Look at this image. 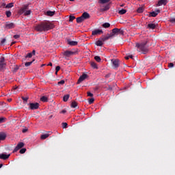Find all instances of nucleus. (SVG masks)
<instances>
[{
	"label": "nucleus",
	"instance_id": "52",
	"mask_svg": "<svg viewBox=\"0 0 175 175\" xmlns=\"http://www.w3.org/2000/svg\"><path fill=\"white\" fill-rule=\"evenodd\" d=\"M168 66H169V68H173V66H174V64H173V63H170V64H168Z\"/></svg>",
	"mask_w": 175,
	"mask_h": 175
},
{
	"label": "nucleus",
	"instance_id": "59",
	"mask_svg": "<svg viewBox=\"0 0 175 175\" xmlns=\"http://www.w3.org/2000/svg\"><path fill=\"white\" fill-rule=\"evenodd\" d=\"M61 113H62V114H65V113H66V110L63 109V110L61 111Z\"/></svg>",
	"mask_w": 175,
	"mask_h": 175
},
{
	"label": "nucleus",
	"instance_id": "24",
	"mask_svg": "<svg viewBox=\"0 0 175 175\" xmlns=\"http://www.w3.org/2000/svg\"><path fill=\"white\" fill-rule=\"evenodd\" d=\"M49 136H50V134H49V133L43 134L40 136V139L42 140H44V139H47V137H49Z\"/></svg>",
	"mask_w": 175,
	"mask_h": 175
},
{
	"label": "nucleus",
	"instance_id": "60",
	"mask_svg": "<svg viewBox=\"0 0 175 175\" xmlns=\"http://www.w3.org/2000/svg\"><path fill=\"white\" fill-rule=\"evenodd\" d=\"M36 53V51L33 50L31 53L32 55H35Z\"/></svg>",
	"mask_w": 175,
	"mask_h": 175
},
{
	"label": "nucleus",
	"instance_id": "53",
	"mask_svg": "<svg viewBox=\"0 0 175 175\" xmlns=\"http://www.w3.org/2000/svg\"><path fill=\"white\" fill-rule=\"evenodd\" d=\"M22 132H23V133H25L28 132V129H23L22 130Z\"/></svg>",
	"mask_w": 175,
	"mask_h": 175
},
{
	"label": "nucleus",
	"instance_id": "62",
	"mask_svg": "<svg viewBox=\"0 0 175 175\" xmlns=\"http://www.w3.org/2000/svg\"><path fill=\"white\" fill-rule=\"evenodd\" d=\"M48 66H53V63L50 62V63L48 64Z\"/></svg>",
	"mask_w": 175,
	"mask_h": 175
},
{
	"label": "nucleus",
	"instance_id": "7",
	"mask_svg": "<svg viewBox=\"0 0 175 175\" xmlns=\"http://www.w3.org/2000/svg\"><path fill=\"white\" fill-rule=\"evenodd\" d=\"M111 62H112V66H113L114 69H117V68H118L120 66V60H118V59H112Z\"/></svg>",
	"mask_w": 175,
	"mask_h": 175
},
{
	"label": "nucleus",
	"instance_id": "42",
	"mask_svg": "<svg viewBox=\"0 0 175 175\" xmlns=\"http://www.w3.org/2000/svg\"><path fill=\"white\" fill-rule=\"evenodd\" d=\"M95 99L94 98H90L89 99V105H92L94 103Z\"/></svg>",
	"mask_w": 175,
	"mask_h": 175
},
{
	"label": "nucleus",
	"instance_id": "50",
	"mask_svg": "<svg viewBox=\"0 0 175 175\" xmlns=\"http://www.w3.org/2000/svg\"><path fill=\"white\" fill-rule=\"evenodd\" d=\"M124 58H125V59H129V58H133V56L132 55H131L129 56H126Z\"/></svg>",
	"mask_w": 175,
	"mask_h": 175
},
{
	"label": "nucleus",
	"instance_id": "4",
	"mask_svg": "<svg viewBox=\"0 0 175 175\" xmlns=\"http://www.w3.org/2000/svg\"><path fill=\"white\" fill-rule=\"evenodd\" d=\"M137 51H142V54H147L148 53V48L147 46H137Z\"/></svg>",
	"mask_w": 175,
	"mask_h": 175
},
{
	"label": "nucleus",
	"instance_id": "31",
	"mask_svg": "<svg viewBox=\"0 0 175 175\" xmlns=\"http://www.w3.org/2000/svg\"><path fill=\"white\" fill-rule=\"evenodd\" d=\"M103 28H110V23H105L102 25Z\"/></svg>",
	"mask_w": 175,
	"mask_h": 175
},
{
	"label": "nucleus",
	"instance_id": "26",
	"mask_svg": "<svg viewBox=\"0 0 175 175\" xmlns=\"http://www.w3.org/2000/svg\"><path fill=\"white\" fill-rule=\"evenodd\" d=\"M83 21H84V19L83 18V16H79L78 18H77V23L78 24H80V23H83Z\"/></svg>",
	"mask_w": 175,
	"mask_h": 175
},
{
	"label": "nucleus",
	"instance_id": "17",
	"mask_svg": "<svg viewBox=\"0 0 175 175\" xmlns=\"http://www.w3.org/2000/svg\"><path fill=\"white\" fill-rule=\"evenodd\" d=\"M167 0H159L157 5L158 6H162V5H167Z\"/></svg>",
	"mask_w": 175,
	"mask_h": 175
},
{
	"label": "nucleus",
	"instance_id": "64",
	"mask_svg": "<svg viewBox=\"0 0 175 175\" xmlns=\"http://www.w3.org/2000/svg\"><path fill=\"white\" fill-rule=\"evenodd\" d=\"M121 8H124V6H125V4H122L120 5Z\"/></svg>",
	"mask_w": 175,
	"mask_h": 175
},
{
	"label": "nucleus",
	"instance_id": "21",
	"mask_svg": "<svg viewBox=\"0 0 175 175\" xmlns=\"http://www.w3.org/2000/svg\"><path fill=\"white\" fill-rule=\"evenodd\" d=\"M54 14H55V11L49 10L46 12V15L49 16V17H53V16H54Z\"/></svg>",
	"mask_w": 175,
	"mask_h": 175
},
{
	"label": "nucleus",
	"instance_id": "5",
	"mask_svg": "<svg viewBox=\"0 0 175 175\" xmlns=\"http://www.w3.org/2000/svg\"><path fill=\"white\" fill-rule=\"evenodd\" d=\"M29 108L31 110H38L39 109V103H31L29 104Z\"/></svg>",
	"mask_w": 175,
	"mask_h": 175
},
{
	"label": "nucleus",
	"instance_id": "9",
	"mask_svg": "<svg viewBox=\"0 0 175 175\" xmlns=\"http://www.w3.org/2000/svg\"><path fill=\"white\" fill-rule=\"evenodd\" d=\"M25 144L24 142H20L17 144V146H16V148L14 149L13 152H17V151H18V150H20L21 148H23V147H24Z\"/></svg>",
	"mask_w": 175,
	"mask_h": 175
},
{
	"label": "nucleus",
	"instance_id": "28",
	"mask_svg": "<svg viewBox=\"0 0 175 175\" xmlns=\"http://www.w3.org/2000/svg\"><path fill=\"white\" fill-rule=\"evenodd\" d=\"M34 61L35 59H33V61L31 62H27L26 63H25V66H26V68H28V66H31Z\"/></svg>",
	"mask_w": 175,
	"mask_h": 175
},
{
	"label": "nucleus",
	"instance_id": "43",
	"mask_svg": "<svg viewBox=\"0 0 175 175\" xmlns=\"http://www.w3.org/2000/svg\"><path fill=\"white\" fill-rule=\"evenodd\" d=\"M5 14H6L7 17H10V16H12V12H10V11H7V12H5Z\"/></svg>",
	"mask_w": 175,
	"mask_h": 175
},
{
	"label": "nucleus",
	"instance_id": "15",
	"mask_svg": "<svg viewBox=\"0 0 175 175\" xmlns=\"http://www.w3.org/2000/svg\"><path fill=\"white\" fill-rule=\"evenodd\" d=\"M147 28L148 29H155L157 28V25H155V23H149L147 25Z\"/></svg>",
	"mask_w": 175,
	"mask_h": 175
},
{
	"label": "nucleus",
	"instance_id": "54",
	"mask_svg": "<svg viewBox=\"0 0 175 175\" xmlns=\"http://www.w3.org/2000/svg\"><path fill=\"white\" fill-rule=\"evenodd\" d=\"M5 42H6V39H5V38H3V39L1 40V43L2 44H3L5 43Z\"/></svg>",
	"mask_w": 175,
	"mask_h": 175
},
{
	"label": "nucleus",
	"instance_id": "20",
	"mask_svg": "<svg viewBox=\"0 0 175 175\" xmlns=\"http://www.w3.org/2000/svg\"><path fill=\"white\" fill-rule=\"evenodd\" d=\"M27 10H28V5H25L20 10V13H25Z\"/></svg>",
	"mask_w": 175,
	"mask_h": 175
},
{
	"label": "nucleus",
	"instance_id": "11",
	"mask_svg": "<svg viewBox=\"0 0 175 175\" xmlns=\"http://www.w3.org/2000/svg\"><path fill=\"white\" fill-rule=\"evenodd\" d=\"M159 13H161V10H156L155 12H150L149 17H157Z\"/></svg>",
	"mask_w": 175,
	"mask_h": 175
},
{
	"label": "nucleus",
	"instance_id": "58",
	"mask_svg": "<svg viewBox=\"0 0 175 175\" xmlns=\"http://www.w3.org/2000/svg\"><path fill=\"white\" fill-rule=\"evenodd\" d=\"M5 6L6 7V3H3L1 5V8H5Z\"/></svg>",
	"mask_w": 175,
	"mask_h": 175
},
{
	"label": "nucleus",
	"instance_id": "6",
	"mask_svg": "<svg viewBox=\"0 0 175 175\" xmlns=\"http://www.w3.org/2000/svg\"><path fill=\"white\" fill-rule=\"evenodd\" d=\"M87 77H88V75L83 73V75L79 78L77 81V84H80V83L84 81V80H85Z\"/></svg>",
	"mask_w": 175,
	"mask_h": 175
},
{
	"label": "nucleus",
	"instance_id": "14",
	"mask_svg": "<svg viewBox=\"0 0 175 175\" xmlns=\"http://www.w3.org/2000/svg\"><path fill=\"white\" fill-rule=\"evenodd\" d=\"M5 28L6 29H13V28H14V23H7L5 24Z\"/></svg>",
	"mask_w": 175,
	"mask_h": 175
},
{
	"label": "nucleus",
	"instance_id": "34",
	"mask_svg": "<svg viewBox=\"0 0 175 175\" xmlns=\"http://www.w3.org/2000/svg\"><path fill=\"white\" fill-rule=\"evenodd\" d=\"M126 13V10H120L118 11V14H125Z\"/></svg>",
	"mask_w": 175,
	"mask_h": 175
},
{
	"label": "nucleus",
	"instance_id": "44",
	"mask_svg": "<svg viewBox=\"0 0 175 175\" xmlns=\"http://www.w3.org/2000/svg\"><path fill=\"white\" fill-rule=\"evenodd\" d=\"M58 85H63V84H65V81L64 80H61L57 83Z\"/></svg>",
	"mask_w": 175,
	"mask_h": 175
},
{
	"label": "nucleus",
	"instance_id": "19",
	"mask_svg": "<svg viewBox=\"0 0 175 175\" xmlns=\"http://www.w3.org/2000/svg\"><path fill=\"white\" fill-rule=\"evenodd\" d=\"M18 69H20V66H18V65H14L12 68V73H17Z\"/></svg>",
	"mask_w": 175,
	"mask_h": 175
},
{
	"label": "nucleus",
	"instance_id": "35",
	"mask_svg": "<svg viewBox=\"0 0 175 175\" xmlns=\"http://www.w3.org/2000/svg\"><path fill=\"white\" fill-rule=\"evenodd\" d=\"M91 66H92V68H94V69H98V66L96 65V63H95V62H92Z\"/></svg>",
	"mask_w": 175,
	"mask_h": 175
},
{
	"label": "nucleus",
	"instance_id": "30",
	"mask_svg": "<svg viewBox=\"0 0 175 175\" xmlns=\"http://www.w3.org/2000/svg\"><path fill=\"white\" fill-rule=\"evenodd\" d=\"M40 100L41 102H48L49 98L46 96H43L40 98Z\"/></svg>",
	"mask_w": 175,
	"mask_h": 175
},
{
	"label": "nucleus",
	"instance_id": "45",
	"mask_svg": "<svg viewBox=\"0 0 175 175\" xmlns=\"http://www.w3.org/2000/svg\"><path fill=\"white\" fill-rule=\"evenodd\" d=\"M62 128H63V129L68 128V123H66V122H63V123H62Z\"/></svg>",
	"mask_w": 175,
	"mask_h": 175
},
{
	"label": "nucleus",
	"instance_id": "61",
	"mask_svg": "<svg viewBox=\"0 0 175 175\" xmlns=\"http://www.w3.org/2000/svg\"><path fill=\"white\" fill-rule=\"evenodd\" d=\"M109 77H110L109 74H108V75H105V78H106V79H109Z\"/></svg>",
	"mask_w": 175,
	"mask_h": 175
},
{
	"label": "nucleus",
	"instance_id": "37",
	"mask_svg": "<svg viewBox=\"0 0 175 175\" xmlns=\"http://www.w3.org/2000/svg\"><path fill=\"white\" fill-rule=\"evenodd\" d=\"M23 13H25L24 14V15L25 16H29V14H31V10H27L25 12H23Z\"/></svg>",
	"mask_w": 175,
	"mask_h": 175
},
{
	"label": "nucleus",
	"instance_id": "32",
	"mask_svg": "<svg viewBox=\"0 0 175 175\" xmlns=\"http://www.w3.org/2000/svg\"><path fill=\"white\" fill-rule=\"evenodd\" d=\"M137 12L138 13H143V12H144V8H143V7L138 8L137 10Z\"/></svg>",
	"mask_w": 175,
	"mask_h": 175
},
{
	"label": "nucleus",
	"instance_id": "33",
	"mask_svg": "<svg viewBox=\"0 0 175 175\" xmlns=\"http://www.w3.org/2000/svg\"><path fill=\"white\" fill-rule=\"evenodd\" d=\"M77 106V103L76 101H72L71 103V107L73 109H76V107Z\"/></svg>",
	"mask_w": 175,
	"mask_h": 175
},
{
	"label": "nucleus",
	"instance_id": "8",
	"mask_svg": "<svg viewBox=\"0 0 175 175\" xmlns=\"http://www.w3.org/2000/svg\"><path fill=\"white\" fill-rule=\"evenodd\" d=\"M76 53H77V51H66L64 53V55H65V57H70V55H75V54H76Z\"/></svg>",
	"mask_w": 175,
	"mask_h": 175
},
{
	"label": "nucleus",
	"instance_id": "49",
	"mask_svg": "<svg viewBox=\"0 0 175 175\" xmlns=\"http://www.w3.org/2000/svg\"><path fill=\"white\" fill-rule=\"evenodd\" d=\"M21 99L24 100V102H27L28 101V97H21Z\"/></svg>",
	"mask_w": 175,
	"mask_h": 175
},
{
	"label": "nucleus",
	"instance_id": "56",
	"mask_svg": "<svg viewBox=\"0 0 175 175\" xmlns=\"http://www.w3.org/2000/svg\"><path fill=\"white\" fill-rule=\"evenodd\" d=\"M107 90H109V91H111V90H113V87H111V85H109L107 88Z\"/></svg>",
	"mask_w": 175,
	"mask_h": 175
},
{
	"label": "nucleus",
	"instance_id": "39",
	"mask_svg": "<svg viewBox=\"0 0 175 175\" xmlns=\"http://www.w3.org/2000/svg\"><path fill=\"white\" fill-rule=\"evenodd\" d=\"M75 18L76 17L75 16L70 15L69 17V21L72 23V21H73V20H75Z\"/></svg>",
	"mask_w": 175,
	"mask_h": 175
},
{
	"label": "nucleus",
	"instance_id": "41",
	"mask_svg": "<svg viewBox=\"0 0 175 175\" xmlns=\"http://www.w3.org/2000/svg\"><path fill=\"white\" fill-rule=\"evenodd\" d=\"M5 65H6V64H5V63L0 64V70H2L3 69H4Z\"/></svg>",
	"mask_w": 175,
	"mask_h": 175
},
{
	"label": "nucleus",
	"instance_id": "46",
	"mask_svg": "<svg viewBox=\"0 0 175 175\" xmlns=\"http://www.w3.org/2000/svg\"><path fill=\"white\" fill-rule=\"evenodd\" d=\"M25 58H32V53H27V55L25 56Z\"/></svg>",
	"mask_w": 175,
	"mask_h": 175
},
{
	"label": "nucleus",
	"instance_id": "16",
	"mask_svg": "<svg viewBox=\"0 0 175 175\" xmlns=\"http://www.w3.org/2000/svg\"><path fill=\"white\" fill-rule=\"evenodd\" d=\"M81 16H82V18H83V21L88 20V18H90V14H88V12H83Z\"/></svg>",
	"mask_w": 175,
	"mask_h": 175
},
{
	"label": "nucleus",
	"instance_id": "1",
	"mask_svg": "<svg viewBox=\"0 0 175 175\" xmlns=\"http://www.w3.org/2000/svg\"><path fill=\"white\" fill-rule=\"evenodd\" d=\"M54 28V25L50 22H44L38 25H37L35 28L36 31L38 32H43L46 31H50V29H53Z\"/></svg>",
	"mask_w": 175,
	"mask_h": 175
},
{
	"label": "nucleus",
	"instance_id": "27",
	"mask_svg": "<svg viewBox=\"0 0 175 175\" xmlns=\"http://www.w3.org/2000/svg\"><path fill=\"white\" fill-rule=\"evenodd\" d=\"M13 6H14V3H10L7 4L5 8V9H10V8H13Z\"/></svg>",
	"mask_w": 175,
	"mask_h": 175
},
{
	"label": "nucleus",
	"instance_id": "18",
	"mask_svg": "<svg viewBox=\"0 0 175 175\" xmlns=\"http://www.w3.org/2000/svg\"><path fill=\"white\" fill-rule=\"evenodd\" d=\"M111 38H112L111 34H107V36L103 37L100 39L102 40V42H107V40H109Z\"/></svg>",
	"mask_w": 175,
	"mask_h": 175
},
{
	"label": "nucleus",
	"instance_id": "57",
	"mask_svg": "<svg viewBox=\"0 0 175 175\" xmlns=\"http://www.w3.org/2000/svg\"><path fill=\"white\" fill-rule=\"evenodd\" d=\"M5 62V57H2L1 60V64H3Z\"/></svg>",
	"mask_w": 175,
	"mask_h": 175
},
{
	"label": "nucleus",
	"instance_id": "51",
	"mask_svg": "<svg viewBox=\"0 0 175 175\" xmlns=\"http://www.w3.org/2000/svg\"><path fill=\"white\" fill-rule=\"evenodd\" d=\"M61 69V67L59 66H56V68H55V70L57 71V72H59V70Z\"/></svg>",
	"mask_w": 175,
	"mask_h": 175
},
{
	"label": "nucleus",
	"instance_id": "23",
	"mask_svg": "<svg viewBox=\"0 0 175 175\" xmlns=\"http://www.w3.org/2000/svg\"><path fill=\"white\" fill-rule=\"evenodd\" d=\"M6 139V133H0V141L5 140Z\"/></svg>",
	"mask_w": 175,
	"mask_h": 175
},
{
	"label": "nucleus",
	"instance_id": "10",
	"mask_svg": "<svg viewBox=\"0 0 175 175\" xmlns=\"http://www.w3.org/2000/svg\"><path fill=\"white\" fill-rule=\"evenodd\" d=\"M10 157V154H6L5 153L0 154V159H3V161H6V159H9Z\"/></svg>",
	"mask_w": 175,
	"mask_h": 175
},
{
	"label": "nucleus",
	"instance_id": "40",
	"mask_svg": "<svg viewBox=\"0 0 175 175\" xmlns=\"http://www.w3.org/2000/svg\"><path fill=\"white\" fill-rule=\"evenodd\" d=\"M27 151L26 148H22L20 150V154H25V152Z\"/></svg>",
	"mask_w": 175,
	"mask_h": 175
},
{
	"label": "nucleus",
	"instance_id": "29",
	"mask_svg": "<svg viewBox=\"0 0 175 175\" xmlns=\"http://www.w3.org/2000/svg\"><path fill=\"white\" fill-rule=\"evenodd\" d=\"M70 96V95L69 94L64 95L63 97L64 102H68V100L69 99Z\"/></svg>",
	"mask_w": 175,
	"mask_h": 175
},
{
	"label": "nucleus",
	"instance_id": "63",
	"mask_svg": "<svg viewBox=\"0 0 175 175\" xmlns=\"http://www.w3.org/2000/svg\"><path fill=\"white\" fill-rule=\"evenodd\" d=\"M8 102H12V98H8Z\"/></svg>",
	"mask_w": 175,
	"mask_h": 175
},
{
	"label": "nucleus",
	"instance_id": "3",
	"mask_svg": "<svg viewBox=\"0 0 175 175\" xmlns=\"http://www.w3.org/2000/svg\"><path fill=\"white\" fill-rule=\"evenodd\" d=\"M110 34L112 38L116 36V35H124V30L118 28H114L112 29V32Z\"/></svg>",
	"mask_w": 175,
	"mask_h": 175
},
{
	"label": "nucleus",
	"instance_id": "22",
	"mask_svg": "<svg viewBox=\"0 0 175 175\" xmlns=\"http://www.w3.org/2000/svg\"><path fill=\"white\" fill-rule=\"evenodd\" d=\"M96 46H103V41L100 38V40H97L95 42Z\"/></svg>",
	"mask_w": 175,
	"mask_h": 175
},
{
	"label": "nucleus",
	"instance_id": "55",
	"mask_svg": "<svg viewBox=\"0 0 175 175\" xmlns=\"http://www.w3.org/2000/svg\"><path fill=\"white\" fill-rule=\"evenodd\" d=\"M14 39H18V38H20V35H18V34L14 35Z\"/></svg>",
	"mask_w": 175,
	"mask_h": 175
},
{
	"label": "nucleus",
	"instance_id": "25",
	"mask_svg": "<svg viewBox=\"0 0 175 175\" xmlns=\"http://www.w3.org/2000/svg\"><path fill=\"white\" fill-rule=\"evenodd\" d=\"M146 44H147V40L142 42L141 44L137 43L136 44V47H139V46H146Z\"/></svg>",
	"mask_w": 175,
	"mask_h": 175
},
{
	"label": "nucleus",
	"instance_id": "12",
	"mask_svg": "<svg viewBox=\"0 0 175 175\" xmlns=\"http://www.w3.org/2000/svg\"><path fill=\"white\" fill-rule=\"evenodd\" d=\"M67 43H68V44H69V46H77V44H79V42L72 41V40L68 39Z\"/></svg>",
	"mask_w": 175,
	"mask_h": 175
},
{
	"label": "nucleus",
	"instance_id": "36",
	"mask_svg": "<svg viewBox=\"0 0 175 175\" xmlns=\"http://www.w3.org/2000/svg\"><path fill=\"white\" fill-rule=\"evenodd\" d=\"M94 59L96 61V62H100V61H102V59H100V56H95Z\"/></svg>",
	"mask_w": 175,
	"mask_h": 175
},
{
	"label": "nucleus",
	"instance_id": "38",
	"mask_svg": "<svg viewBox=\"0 0 175 175\" xmlns=\"http://www.w3.org/2000/svg\"><path fill=\"white\" fill-rule=\"evenodd\" d=\"M6 122V118H0V124H3Z\"/></svg>",
	"mask_w": 175,
	"mask_h": 175
},
{
	"label": "nucleus",
	"instance_id": "47",
	"mask_svg": "<svg viewBox=\"0 0 175 175\" xmlns=\"http://www.w3.org/2000/svg\"><path fill=\"white\" fill-rule=\"evenodd\" d=\"M170 22L172 23V24H175V18H171L170 19Z\"/></svg>",
	"mask_w": 175,
	"mask_h": 175
},
{
	"label": "nucleus",
	"instance_id": "2",
	"mask_svg": "<svg viewBox=\"0 0 175 175\" xmlns=\"http://www.w3.org/2000/svg\"><path fill=\"white\" fill-rule=\"evenodd\" d=\"M111 0H98V3H99V12H107L110 9V2Z\"/></svg>",
	"mask_w": 175,
	"mask_h": 175
},
{
	"label": "nucleus",
	"instance_id": "13",
	"mask_svg": "<svg viewBox=\"0 0 175 175\" xmlns=\"http://www.w3.org/2000/svg\"><path fill=\"white\" fill-rule=\"evenodd\" d=\"M100 33H103V31L102 29H96L92 32V35L93 36L100 35Z\"/></svg>",
	"mask_w": 175,
	"mask_h": 175
},
{
	"label": "nucleus",
	"instance_id": "48",
	"mask_svg": "<svg viewBox=\"0 0 175 175\" xmlns=\"http://www.w3.org/2000/svg\"><path fill=\"white\" fill-rule=\"evenodd\" d=\"M88 96H90L91 98H92V96H94V94L92 93H91L90 92H88Z\"/></svg>",
	"mask_w": 175,
	"mask_h": 175
}]
</instances>
